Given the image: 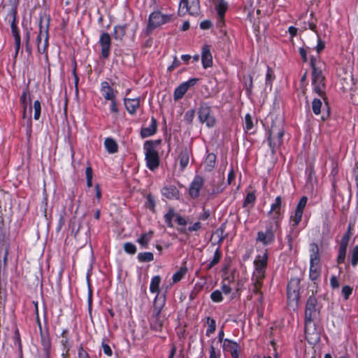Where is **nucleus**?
Instances as JSON below:
<instances>
[{
    "mask_svg": "<svg viewBox=\"0 0 358 358\" xmlns=\"http://www.w3.org/2000/svg\"><path fill=\"white\" fill-rule=\"evenodd\" d=\"M255 195L254 192H248L243 202V206L245 207L250 203H253L255 201Z\"/></svg>",
    "mask_w": 358,
    "mask_h": 358,
    "instance_id": "49530a36",
    "label": "nucleus"
},
{
    "mask_svg": "<svg viewBox=\"0 0 358 358\" xmlns=\"http://www.w3.org/2000/svg\"><path fill=\"white\" fill-rule=\"evenodd\" d=\"M179 159H180V164L182 169H184L187 166V165L189 163V152L187 150V148H185L184 150H182L180 155H179Z\"/></svg>",
    "mask_w": 358,
    "mask_h": 358,
    "instance_id": "cd10ccee",
    "label": "nucleus"
},
{
    "mask_svg": "<svg viewBox=\"0 0 358 358\" xmlns=\"http://www.w3.org/2000/svg\"><path fill=\"white\" fill-rule=\"evenodd\" d=\"M324 47H325V43L318 37L317 45V53H320L322 50H323Z\"/></svg>",
    "mask_w": 358,
    "mask_h": 358,
    "instance_id": "4d7b16f0",
    "label": "nucleus"
},
{
    "mask_svg": "<svg viewBox=\"0 0 358 358\" xmlns=\"http://www.w3.org/2000/svg\"><path fill=\"white\" fill-rule=\"evenodd\" d=\"M224 350L229 351L233 358H237L238 356V345L229 339H225L223 343Z\"/></svg>",
    "mask_w": 358,
    "mask_h": 358,
    "instance_id": "6ab92c4d",
    "label": "nucleus"
},
{
    "mask_svg": "<svg viewBox=\"0 0 358 358\" xmlns=\"http://www.w3.org/2000/svg\"><path fill=\"white\" fill-rule=\"evenodd\" d=\"M124 104L127 110L130 113H134L140 105V101L138 99H124Z\"/></svg>",
    "mask_w": 358,
    "mask_h": 358,
    "instance_id": "5701e85b",
    "label": "nucleus"
},
{
    "mask_svg": "<svg viewBox=\"0 0 358 358\" xmlns=\"http://www.w3.org/2000/svg\"><path fill=\"white\" fill-rule=\"evenodd\" d=\"M15 340L17 343L19 350L21 352L22 351V343H21L20 336L18 329H16L15 331Z\"/></svg>",
    "mask_w": 358,
    "mask_h": 358,
    "instance_id": "13d9d810",
    "label": "nucleus"
},
{
    "mask_svg": "<svg viewBox=\"0 0 358 358\" xmlns=\"http://www.w3.org/2000/svg\"><path fill=\"white\" fill-rule=\"evenodd\" d=\"M202 180H194L189 187V194L192 197H197L199 194V190L202 187Z\"/></svg>",
    "mask_w": 358,
    "mask_h": 358,
    "instance_id": "393cba45",
    "label": "nucleus"
},
{
    "mask_svg": "<svg viewBox=\"0 0 358 358\" xmlns=\"http://www.w3.org/2000/svg\"><path fill=\"white\" fill-rule=\"evenodd\" d=\"M145 206L150 209L152 211H155V201L150 194L146 196Z\"/></svg>",
    "mask_w": 358,
    "mask_h": 358,
    "instance_id": "ea45409f",
    "label": "nucleus"
},
{
    "mask_svg": "<svg viewBox=\"0 0 358 358\" xmlns=\"http://www.w3.org/2000/svg\"><path fill=\"white\" fill-rule=\"evenodd\" d=\"M310 266L311 267L320 266V259L319 257V248L316 243L310 244Z\"/></svg>",
    "mask_w": 358,
    "mask_h": 358,
    "instance_id": "dca6fc26",
    "label": "nucleus"
},
{
    "mask_svg": "<svg viewBox=\"0 0 358 358\" xmlns=\"http://www.w3.org/2000/svg\"><path fill=\"white\" fill-rule=\"evenodd\" d=\"M317 306V299L313 296H310L306 302L305 310V333L306 337L311 335L310 326L319 315V310Z\"/></svg>",
    "mask_w": 358,
    "mask_h": 358,
    "instance_id": "f03ea898",
    "label": "nucleus"
},
{
    "mask_svg": "<svg viewBox=\"0 0 358 358\" xmlns=\"http://www.w3.org/2000/svg\"><path fill=\"white\" fill-rule=\"evenodd\" d=\"M316 59L313 57L310 58V66L312 68V83L314 86V91L321 97L324 99V76L322 75V70L317 68L315 65Z\"/></svg>",
    "mask_w": 358,
    "mask_h": 358,
    "instance_id": "20e7f679",
    "label": "nucleus"
},
{
    "mask_svg": "<svg viewBox=\"0 0 358 358\" xmlns=\"http://www.w3.org/2000/svg\"><path fill=\"white\" fill-rule=\"evenodd\" d=\"M215 155L213 153L208 154L204 162L201 164V169H203L204 171H211L215 167Z\"/></svg>",
    "mask_w": 358,
    "mask_h": 358,
    "instance_id": "a211bd4d",
    "label": "nucleus"
},
{
    "mask_svg": "<svg viewBox=\"0 0 358 358\" xmlns=\"http://www.w3.org/2000/svg\"><path fill=\"white\" fill-rule=\"evenodd\" d=\"M223 233L224 231L222 229H218L213 233L211 238H213L215 236H217L218 238L217 243L220 244L224 239Z\"/></svg>",
    "mask_w": 358,
    "mask_h": 358,
    "instance_id": "de8ad7c7",
    "label": "nucleus"
},
{
    "mask_svg": "<svg viewBox=\"0 0 358 358\" xmlns=\"http://www.w3.org/2000/svg\"><path fill=\"white\" fill-rule=\"evenodd\" d=\"M307 201H308V199L306 196L301 197V199H300V201L297 205L296 209L303 211V209L306 205Z\"/></svg>",
    "mask_w": 358,
    "mask_h": 358,
    "instance_id": "3c124183",
    "label": "nucleus"
},
{
    "mask_svg": "<svg viewBox=\"0 0 358 358\" xmlns=\"http://www.w3.org/2000/svg\"><path fill=\"white\" fill-rule=\"evenodd\" d=\"M330 283L332 288H338L339 287V282L336 276H332L330 279Z\"/></svg>",
    "mask_w": 358,
    "mask_h": 358,
    "instance_id": "bf43d9fd",
    "label": "nucleus"
},
{
    "mask_svg": "<svg viewBox=\"0 0 358 358\" xmlns=\"http://www.w3.org/2000/svg\"><path fill=\"white\" fill-rule=\"evenodd\" d=\"M228 8V4L224 0H217L215 3V9L218 15V22L220 26L224 24V14Z\"/></svg>",
    "mask_w": 358,
    "mask_h": 358,
    "instance_id": "2eb2a0df",
    "label": "nucleus"
},
{
    "mask_svg": "<svg viewBox=\"0 0 358 358\" xmlns=\"http://www.w3.org/2000/svg\"><path fill=\"white\" fill-rule=\"evenodd\" d=\"M157 120L152 117V123L149 127L143 128L141 131V136L145 138L153 135L157 131Z\"/></svg>",
    "mask_w": 358,
    "mask_h": 358,
    "instance_id": "4be33fe9",
    "label": "nucleus"
},
{
    "mask_svg": "<svg viewBox=\"0 0 358 358\" xmlns=\"http://www.w3.org/2000/svg\"><path fill=\"white\" fill-rule=\"evenodd\" d=\"M164 305V299L161 300L157 296L154 301V308L150 318V327L153 330L161 331L164 325L166 317L162 313Z\"/></svg>",
    "mask_w": 358,
    "mask_h": 358,
    "instance_id": "f257e3e1",
    "label": "nucleus"
},
{
    "mask_svg": "<svg viewBox=\"0 0 358 358\" xmlns=\"http://www.w3.org/2000/svg\"><path fill=\"white\" fill-rule=\"evenodd\" d=\"M284 135V130L280 125L273 124L269 130V136L268 141L269 145L271 148L272 152H274V148L280 145L282 141V136Z\"/></svg>",
    "mask_w": 358,
    "mask_h": 358,
    "instance_id": "423d86ee",
    "label": "nucleus"
},
{
    "mask_svg": "<svg viewBox=\"0 0 358 358\" xmlns=\"http://www.w3.org/2000/svg\"><path fill=\"white\" fill-rule=\"evenodd\" d=\"M104 144L108 152L115 153L117 152V144L113 138H107L105 140Z\"/></svg>",
    "mask_w": 358,
    "mask_h": 358,
    "instance_id": "a878e982",
    "label": "nucleus"
},
{
    "mask_svg": "<svg viewBox=\"0 0 358 358\" xmlns=\"http://www.w3.org/2000/svg\"><path fill=\"white\" fill-rule=\"evenodd\" d=\"M104 97L107 100H114L113 90L112 88H108V90H106Z\"/></svg>",
    "mask_w": 358,
    "mask_h": 358,
    "instance_id": "5fc2aeb1",
    "label": "nucleus"
},
{
    "mask_svg": "<svg viewBox=\"0 0 358 358\" xmlns=\"http://www.w3.org/2000/svg\"><path fill=\"white\" fill-rule=\"evenodd\" d=\"M199 117L202 123H205L207 127H212L215 124L216 120L211 115L210 107L206 103H202L199 110Z\"/></svg>",
    "mask_w": 358,
    "mask_h": 358,
    "instance_id": "6e6552de",
    "label": "nucleus"
},
{
    "mask_svg": "<svg viewBox=\"0 0 358 358\" xmlns=\"http://www.w3.org/2000/svg\"><path fill=\"white\" fill-rule=\"evenodd\" d=\"M126 33V25H118L114 29V38L115 40L122 41Z\"/></svg>",
    "mask_w": 358,
    "mask_h": 358,
    "instance_id": "bb28decb",
    "label": "nucleus"
},
{
    "mask_svg": "<svg viewBox=\"0 0 358 358\" xmlns=\"http://www.w3.org/2000/svg\"><path fill=\"white\" fill-rule=\"evenodd\" d=\"M308 27L309 29H310L311 30H315L316 26L315 24L313 23V22H306V21H303V26L301 27V28L303 29V30H306L308 29Z\"/></svg>",
    "mask_w": 358,
    "mask_h": 358,
    "instance_id": "603ef678",
    "label": "nucleus"
},
{
    "mask_svg": "<svg viewBox=\"0 0 358 358\" xmlns=\"http://www.w3.org/2000/svg\"><path fill=\"white\" fill-rule=\"evenodd\" d=\"M162 194L169 199H178L179 192L175 186H166L162 189Z\"/></svg>",
    "mask_w": 358,
    "mask_h": 358,
    "instance_id": "aec40b11",
    "label": "nucleus"
},
{
    "mask_svg": "<svg viewBox=\"0 0 358 358\" xmlns=\"http://www.w3.org/2000/svg\"><path fill=\"white\" fill-rule=\"evenodd\" d=\"M210 299L214 302H220L222 301V294L220 290H215L213 292L210 294Z\"/></svg>",
    "mask_w": 358,
    "mask_h": 358,
    "instance_id": "a19ab883",
    "label": "nucleus"
},
{
    "mask_svg": "<svg viewBox=\"0 0 358 358\" xmlns=\"http://www.w3.org/2000/svg\"><path fill=\"white\" fill-rule=\"evenodd\" d=\"M268 255L264 253L263 256H258L255 260V270L253 273L254 276H256V280L264 279L265 269L267 266Z\"/></svg>",
    "mask_w": 358,
    "mask_h": 358,
    "instance_id": "1a4fd4ad",
    "label": "nucleus"
},
{
    "mask_svg": "<svg viewBox=\"0 0 358 358\" xmlns=\"http://www.w3.org/2000/svg\"><path fill=\"white\" fill-rule=\"evenodd\" d=\"M351 264L352 266H356L358 264V245L353 248L351 252Z\"/></svg>",
    "mask_w": 358,
    "mask_h": 358,
    "instance_id": "e433bc0d",
    "label": "nucleus"
},
{
    "mask_svg": "<svg viewBox=\"0 0 358 358\" xmlns=\"http://www.w3.org/2000/svg\"><path fill=\"white\" fill-rule=\"evenodd\" d=\"M257 241L262 242L265 245L271 243L274 241V233L272 229V226L267 228L265 232L259 231Z\"/></svg>",
    "mask_w": 358,
    "mask_h": 358,
    "instance_id": "ddd939ff",
    "label": "nucleus"
},
{
    "mask_svg": "<svg viewBox=\"0 0 358 358\" xmlns=\"http://www.w3.org/2000/svg\"><path fill=\"white\" fill-rule=\"evenodd\" d=\"M197 82V79L193 78L187 82L182 83L180 86H178L174 92V99L176 101L181 99L183 95L186 93L188 88L191 86H193Z\"/></svg>",
    "mask_w": 358,
    "mask_h": 358,
    "instance_id": "f8f14e48",
    "label": "nucleus"
},
{
    "mask_svg": "<svg viewBox=\"0 0 358 358\" xmlns=\"http://www.w3.org/2000/svg\"><path fill=\"white\" fill-rule=\"evenodd\" d=\"M209 358H219V355H216L215 349L213 345L210 348V357Z\"/></svg>",
    "mask_w": 358,
    "mask_h": 358,
    "instance_id": "774afa93",
    "label": "nucleus"
},
{
    "mask_svg": "<svg viewBox=\"0 0 358 358\" xmlns=\"http://www.w3.org/2000/svg\"><path fill=\"white\" fill-rule=\"evenodd\" d=\"M102 347L105 354H106L108 356L112 355V350L108 344H103Z\"/></svg>",
    "mask_w": 358,
    "mask_h": 358,
    "instance_id": "69168bd1",
    "label": "nucleus"
},
{
    "mask_svg": "<svg viewBox=\"0 0 358 358\" xmlns=\"http://www.w3.org/2000/svg\"><path fill=\"white\" fill-rule=\"evenodd\" d=\"M100 43L101 45V55L104 58H108L109 55V50L110 47V36L107 33L101 34L100 38Z\"/></svg>",
    "mask_w": 358,
    "mask_h": 358,
    "instance_id": "4468645a",
    "label": "nucleus"
},
{
    "mask_svg": "<svg viewBox=\"0 0 358 358\" xmlns=\"http://www.w3.org/2000/svg\"><path fill=\"white\" fill-rule=\"evenodd\" d=\"M322 103L320 99H315L312 103L313 111L315 115L320 114Z\"/></svg>",
    "mask_w": 358,
    "mask_h": 358,
    "instance_id": "72a5a7b5",
    "label": "nucleus"
},
{
    "mask_svg": "<svg viewBox=\"0 0 358 358\" xmlns=\"http://www.w3.org/2000/svg\"><path fill=\"white\" fill-rule=\"evenodd\" d=\"M124 250L126 252L134 255L136 252V247L131 243H126L124 245Z\"/></svg>",
    "mask_w": 358,
    "mask_h": 358,
    "instance_id": "c03bdc74",
    "label": "nucleus"
},
{
    "mask_svg": "<svg viewBox=\"0 0 358 358\" xmlns=\"http://www.w3.org/2000/svg\"><path fill=\"white\" fill-rule=\"evenodd\" d=\"M152 231H150L146 234H143L140 238L138 240V242L143 246L147 247L149 241L150 240L152 236Z\"/></svg>",
    "mask_w": 358,
    "mask_h": 358,
    "instance_id": "473e14b6",
    "label": "nucleus"
},
{
    "mask_svg": "<svg viewBox=\"0 0 358 358\" xmlns=\"http://www.w3.org/2000/svg\"><path fill=\"white\" fill-rule=\"evenodd\" d=\"M176 220L179 225L185 226L187 224L186 220L179 215H176Z\"/></svg>",
    "mask_w": 358,
    "mask_h": 358,
    "instance_id": "680f3d73",
    "label": "nucleus"
},
{
    "mask_svg": "<svg viewBox=\"0 0 358 358\" xmlns=\"http://www.w3.org/2000/svg\"><path fill=\"white\" fill-rule=\"evenodd\" d=\"M282 200L280 196H277L275 203L271 205L269 215L273 219H277L280 213Z\"/></svg>",
    "mask_w": 358,
    "mask_h": 358,
    "instance_id": "412c9836",
    "label": "nucleus"
},
{
    "mask_svg": "<svg viewBox=\"0 0 358 358\" xmlns=\"http://www.w3.org/2000/svg\"><path fill=\"white\" fill-rule=\"evenodd\" d=\"M161 282V278L159 275H156L152 278L150 285V290L152 293H158L159 292V284Z\"/></svg>",
    "mask_w": 358,
    "mask_h": 358,
    "instance_id": "c85d7f7f",
    "label": "nucleus"
},
{
    "mask_svg": "<svg viewBox=\"0 0 358 358\" xmlns=\"http://www.w3.org/2000/svg\"><path fill=\"white\" fill-rule=\"evenodd\" d=\"M180 6L184 8H186V10L188 11L191 15L197 14L199 11V3L198 0H196V3H193V4L190 6H188L187 0H181Z\"/></svg>",
    "mask_w": 358,
    "mask_h": 358,
    "instance_id": "b1692460",
    "label": "nucleus"
},
{
    "mask_svg": "<svg viewBox=\"0 0 358 358\" xmlns=\"http://www.w3.org/2000/svg\"><path fill=\"white\" fill-rule=\"evenodd\" d=\"M299 282L298 278L292 279L287 285V299L289 303L297 302L299 299Z\"/></svg>",
    "mask_w": 358,
    "mask_h": 358,
    "instance_id": "9d476101",
    "label": "nucleus"
},
{
    "mask_svg": "<svg viewBox=\"0 0 358 358\" xmlns=\"http://www.w3.org/2000/svg\"><path fill=\"white\" fill-rule=\"evenodd\" d=\"M16 8L15 6H12L10 9V17L12 18V22H11V29H12V33L15 38V49H16V54H17L20 48V34L18 32L15 21H16Z\"/></svg>",
    "mask_w": 358,
    "mask_h": 358,
    "instance_id": "9b49d317",
    "label": "nucleus"
},
{
    "mask_svg": "<svg viewBox=\"0 0 358 358\" xmlns=\"http://www.w3.org/2000/svg\"><path fill=\"white\" fill-rule=\"evenodd\" d=\"M49 18L41 17L39 21V33L37 36V48L40 54L46 52L48 46Z\"/></svg>",
    "mask_w": 358,
    "mask_h": 358,
    "instance_id": "7ed1b4c3",
    "label": "nucleus"
},
{
    "mask_svg": "<svg viewBox=\"0 0 358 358\" xmlns=\"http://www.w3.org/2000/svg\"><path fill=\"white\" fill-rule=\"evenodd\" d=\"M27 92H23V94L21 96V98H20L22 104L23 106V109H27Z\"/></svg>",
    "mask_w": 358,
    "mask_h": 358,
    "instance_id": "0e129e2a",
    "label": "nucleus"
},
{
    "mask_svg": "<svg viewBox=\"0 0 358 358\" xmlns=\"http://www.w3.org/2000/svg\"><path fill=\"white\" fill-rule=\"evenodd\" d=\"M347 248L339 247L338 256L337 257V263H343L345 259Z\"/></svg>",
    "mask_w": 358,
    "mask_h": 358,
    "instance_id": "37998d69",
    "label": "nucleus"
},
{
    "mask_svg": "<svg viewBox=\"0 0 358 358\" xmlns=\"http://www.w3.org/2000/svg\"><path fill=\"white\" fill-rule=\"evenodd\" d=\"M207 323H208V328L206 331V336H210V334L215 332V329H216V325H215V320L212 319L209 317L207 318Z\"/></svg>",
    "mask_w": 358,
    "mask_h": 358,
    "instance_id": "c9c22d12",
    "label": "nucleus"
},
{
    "mask_svg": "<svg viewBox=\"0 0 358 358\" xmlns=\"http://www.w3.org/2000/svg\"><path fill=\"white\" fill-rule=\"evenodd\" d=\"M252 5L250 4L248 8H246L245 9L248 10V15L250 18V21H253V22H255V16L258 17V15L260 14L261 10L259 8H257L255 10V8H252Z\"/></svg>",
    "mask_w": 358,
    "mask_h": 358,
    "instance_id": "c756f323",
    "label": "nucleus"
},
{
    "mask_svg": "<svg viewBox=\"0 0 358 358\" xmlns=\"http://www.w3.org/2000/svg\"><path fill=\"white\" fill-rule=\"evenodd\" d=\"M211 26V22L208 20L203 21L200 24V27L202 29H209Z\"/></svg>",
    "mask_w": 358,
    "mask_h": 358,
    "instance_id": "338daca9",
    "label": "nucleus"
},
{
    "mask_svg": "<svg viewBox=\"0 0 358 358\" xmlns=\"http://www.w3.org/2000/svg\"><path fill=\"white\" fill-rule=\"evenodd\" d=\"M94 190L96 194V197L97 198L98 201H99L101 197V192L99 184L96 183L94 185Z\"/></svg>",
    "mask_w": 358,
    "mask_h": 358,
    "instance_id": "052dcab7",
    "label": "nucleus"
},
{
    "mask_svg": "<svg viewBox=\"0 0 358 358\" xmlns=\"http://www.w3.org/2000/svg\"><path fill=\"white\" fill-rule=\"evenodd\" d=\"M201 228V224L199 222H195L192 226L188 228L189 231H198Z\"/></svg>",
    "mask_w": 358,
    "mask_h": 358,
    "instance_id": "e2e57ef3",
    "label": "nucleus"
},
{
    "mask_svg": "<svg viewBox=\"0 0 358 358\" xmlns=\"http://www.w3.org/2000/svg\"><path fill=\"white\" fill-rule=\"evenodd\" d=\"M245 121L246 129L248 130L251 129L253 127V124H252V118L250 115L247 114L245 115Z\"/></svg>",
    "mask_w": 358,
    "mask_h": 358,
    "instance_id": "864d4df0",
    "label": "nucleus"
},
{
    "mask_svg": "<svg viewBox=\"0 0 358 358\" xmlns=\"http://www.w3.org/2000/svg\"><path fill=\"white\" fill-rule=\"evenodd\" d=\"M154 255L152 252H141L138 255V259L141 262H148L152 261Z\"/></svg>",
    "mask_w": 358,
    "mask_h": 358,
    "instance_id": "7c9ffc66",
    "label": "nucleus"
},
{
    "mask_svg": "<svg viewBox=\"0 0 358 358\" xmlns=\"http://www.w3.org/2000/svg\"><path fill=\"white\" fill-rule=\"evenodd\" d=\"M264 279H259L258 280H256V276H252L253 281V292L255 293H259L262 295V292H260V289L262 285V280Z\"/></svg>",
    "mask_w": 358,
    "mask_h": 358,
    "instance_id": "58836bf2",
    "label": "nucleus"
},
{
    "mask_svg": "<svg viewBox=\"0 0 358 358\" xmlns=\"http://www.w3.org/2000/svg\"><path fill=\"white\" fill-rule=\"evenodd\" d=\"M170 20L171 16L163 15L159 11H155L152 13L149 17L147 31L148 32L152 31L155 28L165 24Z\"/></svg>",
    "mask_w": 358,
    "mask_h": 358,
    "instance_id": "0eeeda50",
    "label": "nucleus"
},
{
    "mask_svg": "<svg viewBox=\"0 0 358 358\" xmlns=\"http://www.w3.org/2000/svg\"><path fill=\"white\" fill-rule=\"evenodd\" d=\"M145 150V159L148 166L153 170L159 166V155L155 148V143L152 141H148L144 144Z\"/></svg>",
    "mask_w": 358,
    "mask_h": 358,
    "instance_id": "39448f33",
    "label": "nucleus"
},
{
    "mask_svg": "<svg viewBox=\"0 0 358 358\" xmlns=\"http://www.w3.org/2000/svg\"><path fill=\"white\" fill-rule=\"evenodd\" d=\"M302 215H303V211L296 209L294 218V225H295V226L298 225V224L299 223V222L301 220Z\"/></svg>",
    "mask_w": 358,
    "mask_h": 358,
    "instance_id": "8fccbe9b",
    "label": "nucleus"
},
{
    "mask_svg": "<svg viewBox=\"0 0 358 358\" xmlns=\"http://www.w3.org/2000/svg\"><path fill=\"white\" fill-rule=\"evenodd\" d=\"M221 259V253L220 248H217L215 252L214 257L212 261L207 265V269H210L213 266L217 264Z\"/></svg>",
    "mask_w": 358,
    "mask_h": 358,
    "instance_id": "2f4dec72",
    "label": "nucleus"
},
{
    "mask_svg": "<svg viewBox=\"0 0 358 358\" xmlns=\"http://www.w3.org/2000/svg\"><path fill=\"white\" fill-rule=\"evenodd\" d=\"M320 273V266H310V278L312 280H315L318 278Z\"/></svg>",
    "mask_w": 358,
    "mask_h": 358,
    "instance_id": "4c0bfd02",
    "label": "nucleus"
},
{
    "mask_svg": "<svg viewBox=\"0 0 358 358\" xmlns=\"http://www.w3.org/2000/svg\"><path fill=\"white\" fill-rule=\"evenodd\" d=\"M349 240V236L348 234L345 235L341 239L340 247L347 248Z\"/></svg>",
    "mask_w": 358,
    "mask_h": 358,
    "instance_id": "6e6d98bb",
    "label": "nucleus"
},
{
    "mask_svg": "<svg viewBox=\"0 0 358 358\" xmlns=\"http://www.w3.org/2000/svg\"><path fill=\"white\" fill-rule=\"evenodd\" d=\"M201 60L203 66L206 69L213 65V57L210 51L209 46L205 45L202 48Z\"/></svg>",
    "mask_w": 358,
    "mask_h": 358,
    "instance_id": "f3484780",
    "label": "nucleus"
},
{
    "mask_svg": "<svg viewBox=\"0 0 358 358\" xmlns=\"http://www.w3.org/2000/svg\"><path fill=\"white\" fill-rule=\"evenodd\" d=\"M352 292V288L350 286L345 285L342 288V294L345 300H347Z\"/></svg>",
    "mask_w": 358,
    "mask_h": 358,
    "instance_id": "09e8293b",
    "label": "nucleus"
},
{
    "mask_svg": "<svg viewBox=\"0 0 358 358\" xmlns=\"http://www.w3.org/2000/svg\"><path fill=\"white\" fill-rule=\"evenodd\" d=\"M187 272L186 267H181L178 271H177L173 276V282H179L185 275Z\"/></svg>",
    "mask_w": 358,
    "mask_h": 358,
    "instance_id": "f704fd0d",
    "label": "nucleus"
},
{
    "mask_svg": "<svg viewBox=\"0 0 358 358\" xmlns=\"http://www.w3.org/2000/svg\"><path fill=\"white\" fill-rule=\"evenodd\" d=\"M176 216L175 215L174 210L172 208H170L169 212L164 215L165 222L168 224L169 227H172V219L173 217Z\"/></svg>",
    "mask_w": 358,
    "mask_h": 358,
    "instance_id": "79ce46f5",
    "label": "nucleus"
},
{
    "mask_svg": "<svg viewBox=\"0 0 358 358\" xmlns=\"http://www.w3.org/2000/svg\"><path fill=\"white\" fill-rule=\"evenodd\" d=\"M34 119L38 120L41 115V103L39 101H35L34 103Z\"/></svg>",
    "mask_w": 358,
    "mask_h": 358,
    "instance_id": "a18cd8bd",
    "label": "nucleus"
}]
</instances>
